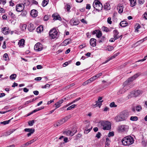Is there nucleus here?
Listing matches in <instances>:
<instances>
[{
    "label": "nucleus",
    "mask_w": 147,
    "mask_h": 147,
    "mask_svg": "<svg viewBox=\"0 0 147 147\" xmlns=\"http://www.w3.org/2000/svg\"><path fill=\"white\" fill-rule=\"evenodd\" d=\"M111 20V18L109 17L108 18L107 21L108 23L110 24H111L112 23V22Z\"/></svg>",
    "instance_id": "obj_56"
},
{
    "label": "nucleus",
    "mask_w": 147,
    "mask_h": 147,
    "mask_svg": "<svg viewBox=\"0 0 147 147\" xmlns=\"http://www.w3.org/2000/svg\"><path fill=\"white\" fill-rule=\"evenodd\" d=\"M37 11L35 9L32 10L30 12V15L33 17H36L37 16Z\"/></svg>",
    "instance_id": "obj_12"
},
{
    "label": "nucleus",
    "mask_w": 147,
    "mask_h": 147,
    "mask_svg": "<svg viewBox=\"0 0 147 147\" xmlns=\"http://www.w3.org/2000/svg\"><path fill=\"white\" fill-rule=\"evenodd\" d=\"M143 93V91L140 90H137L134 92H132L129 95V97H137L141 95Z\"/></svg>",
    "instance_id": "obj_6"
},
{
    "label": "nucleus",
    "mask_w": 147,
    "mask_h": 147,
    "mask_svg": "<svg viewBox=\"0 0 147 147\" xmlns=\"http://www.w3.org/2000/svg\"><path fill=\"white\" fill-rule=\"evenodd\" d=\"M24 131L26 132H29L27 134V136L28 137L30 136L32 134H33L34 132V129L33 128H26L24 129Z\"/></svg>",
    "instance_id": "obj_10"
},
{
    "label": "nucleus",
    "mask_w": 147,
    "mask_h": 147,
    "mask_svg": "<svg viewBox=\"0 0 147 147\" xmlns=\"http://www.w3.org/2000/svg\"><path fill=\"white\" fill-rule=\"evenodd\" d=\"M27 25L25 24H21L20 25V28L22 30H24L26 29Z\"/></svg>",
    "instance_id": "obj_30"
},
{
    "label": "nucleus",
    "mask_w": 147,
    "mask_h": 147,
    "mask_svg": "<svg viewBox=\"0 0 147 147\" xmlns=\"http://www.w3.org/2000/svg\"><path fill=\"white\" fill-rule=\"evenodd\" d=\"M122 2V5H120V13H121L123 11V6L124 5H125V3L124 0H120V1Z\"/></svg>",
    "instance_id": "obj_23"
},
{
    "label": "nucleus",
    "mask_w": 147,
    "mask_h": 147,
    "mask_svg": "<svg viewBox=\"0 0 147 147\" xmlns=\"http://www.w3.org/2000/svg\"><path fill=\"white\" fill-rule=\"evenodd\" d=\"M115 120L116 122H119V116L117 115L115 118Z\"/></svg>",
    "instance_id": "obj_51"
},
{
    "label": "nucleus",
    "mask_w": 147,
    "mask_h": 147,
    "mask_svg": "<svg viewBox=\"0 0 147 147\" xmlns=\"http://www.w3.org/2000/svg\"><path fill=\"white\" fill-rule=\"evenodd\" d=\"M25 40L24 39H22L20 40L18 42V45L19 47H22L24 44Z\"/></svg>",
    "instance_id": "obj_21"
},
{
    "label": "nucleus",
    "mask_w": 147,
    "mask_h": 147,
    "mask_svg": "<svg viewBox=\"0 0 147 147\" xmlns=\"http://www.w3.org/2000/svg\"><path fill=\"white\" fill-rule=\"evenodd\" d=\"M49 19V16L47 15H45L44 18V20L45 21H47Z\"/></svg>",
    "instance_id": "obj_57"
},
{
    "label": "nucleus",
    "mask_w": 147,
    "mask_h": 147,
    "mask_svg": "<svg viewBox=\"0 0 147 147\" xmlns=\"http://www.w3.org/2000/svg\"><path fill=\"white\" fill-rule=\"evenodd\" d=\"M96 35L97 37L98 38L100 37L102 35L101 32L99 30H98Z\"/></svg>",
    "instance_id": "obj_44"
},
{
    "label": "nucleus",
    "mask_w": 147,
    "mask_h": 147,
    "mask_svg": "<svg viewBox=\"0 0 147 147\" xmlns=\"http://www.w3.org/2000/svg\"><path fill=\"white\" fill-rule=\"evenodd\" d=\"M102 75V73H99L98 74H97L95 76V77H96V79L97 78H98L100 76Z\"/></svg>",
    "instance_id": "obj_55"
},
{
    "label": "nucleus",
    "mask_w": 147,
    "mask_h": 147,
    "mask_svg": "<svg viewBox=\"0 0 147 147\" xmlns=\"http://www.w3.org/2000/svg\"><path fill=\"white\" fill-rule=\"evenodd\" d=\"M119 55V53H117L115 54H114L113 55L111 56V57H110L109 58H108V59L105 62L103 63H105L107 62H108L110 60H112L114 58H115L117 56Z\"/></svg>",
    "instance_id": "obj_14"
},
{
    "label": "nucleus",
    "mask_w": 147,
    "mask_h": 147,
    "mask_svg": "<svg viewBox=\"0 0 147 147\" xmlns=\"http://www.w3.org/2000/svg\"><path fill=\"white\" fill-rule=\"evenodd\" d=\"M71 40L70 39L68 38L65 39L63 42V45L64 46H66L68 44L71 43Z\"/></svg>",
    "instance_id": "obj_15"
},
{
    "label": "nucleus",
    "mask_w": 147,
    "mask_h": 147,
    "mask_svg": "<svg viewBox=\"0 0 147 147\" xmlns=\"http://www.w3.org/2000/svg\"><path fill=\"white\" fill-rule=\"evenodd\" d=\"M111 142V141L108 138H107L106 139L105 142V147H110L109 145Z\"/></svg>",
    "instance_id": "obj_24"
},
{
    "label": "nucleus",
    "mask_w": 147,
    "mask_h": 147,
    "mask_svg": "<svg viewBox=\"0 0 147 147\" xmlns=\"http://www.w3.org/2000/svg\"><path fill=\"white\" fill-rule=\"evenodd\" d=\"M43 30V27L40 26L37 27L36 29V31L38 33L41 32Z\"/></svg>",
    "instance_id": "obj_31"
},
{
    "label": "nucleus",
    "mask_w": 147,
    "mask_h": 147,
    "mask_svg": "<svg viewBox=\"0 0 147 147\" xmlns=\"http://www.w3.org/2000/svg\"><path fill=\"white\" fill-rule=\"evenodd\" d=\"M114 135V134L113 131H111L109 132L108 134V136L109 137L113 136Z\"/></svg>",
    "instance_id": "obj_53"
},
{
    "label": "nucleus",
    "mask_w": 147,
    "mask_h": 147,
    "mask_svg": "<svg viewBox=\"0 0 147 147\" xmlns=\"http://www.w3.org/2000/svg\"><path fill=\"white\" fill-rule=\"evenodd\" d=\"M101 135L100 133L99 132H98V134H97L96 135V137L98 138H99L100 137Z\"/></svg>",
    "instance_id": "obj_60"
},
{
    "label": "nucleus",
    "mask_w": 147,
    "mask_h": 147,
    "mask_svg": "<svg viewBox=\"0 0 147 147\" xmlns=\"http://www.w3.org/2000/svg\"><path fill=\"white\" fill-rule=\"evenodd\" d=\"M81 22L85 24H87V22L84 19H82L81 20Z\"/></svg>",
    "instance_id": "obj_62"
},
{
    "label": "nucleus",
    "mask_w": 147,
    "mask_h": 147,
    "mask_svg": "<svg viewBox=\"0 0 147 147\" xmlns=\"http://www.w3.org/2000/svg\"><path fill=\"white\" fill-rule=\"evenodd\" d=\"M90 44L93 47L96 46V40L94 38H92L90 40Z\"/></svg>",
    "instance_id": "obj_13"
},
{
    "label": "nucleus",
    "mask_w": 147,
    "mask_h": 147,
    "mask_svg": "<svg viewBox=\"0 0 147 147\" xmlns=\"http://www.w3.org/2000/svg\"><path fill=\"white\" fill-rule=\"evenodd\" d=\"M129 1L131 7H133L136 4V0H129Z\"/></svg>",
    "instance_id": "obj_29"
},
{
    "label": "nucleus",
    "mask_w": 147,
    "mask_h": 147,
    "mask_svg": "<svg viewBox=\"0 0 147 147\" xmlns=\"http://www.w3.org/2000/svg\"><path fill=\"white\" fill-rule=\"evenodd\" d=\"M114 34V36L115 38V39L118 38H119V36H117L119 34V32L116 30H114L113 32Z\"/></svg>",
    "instance_id": "obj_27"
},
{
    "label": "nucleus",
    "mask_w": 147,
    "mask_h": 147,
    "mask_svg": "<svg viewBox=\"0 0 147 147\" xmlns=\"http://www.w3.org/2000/svg\"><path fill=\"white\" fill-rule=\"evenodd\" d=\"M133 138L130 136H128L123 138L121 140L122 144L124 146H129L134 142Z\"/></svg>",
    "instance_id": "obj_2"
},
{
    "label": "nucleus",
    "mask_w": 147,
    "mask_h": 147,
    "mask_svg": "<svg viewBox=\"0 0 147 147\" xmlns=\"http://www.w3.org/2000/svg\"><path fill=\"white\" fill-rule=\"evenodd\" d=\"M128 112L127 110L121 112L120 114V121L126 119L128 116Z\"/></svg>",
    "instance_id": "obj_7"
},
{
    "label": "nucleus",
    "mask_w": 147,
    "mask_h": 147,
    "mask_svg": "<svg viewBox=\"0 0 147 147\" xmlns=\"http://www.w3.org/2000/svg\"><path fill=\"white\" fill-rule=\"evenodd\" d=\"M66 99V98L63 97L62 99L59 100V101L61 104L63 102H65Z\"/></svg>",
    "instance_id": "obj_48"
},
{
    "label": "nucleus",
    "mask_w": 147,
    "mask_h": 147,
    "mask_svg": "<svg viewBox=\"0 0 147 147\" xmlns=\"http://www.w3.org/2000/svg\"><path fill=\"white\" fill-rule=\"evenodd\" d=\"M110 106L111 107H115L117 106L114 102H112L110 104Z\"/></svg>",
    "instance_id": "obj_47"
},
{
    "label": "nucleus",
    "mask_w": 147,
    "mask_h": 147,
    "mask_svg": "<svg viewBox=\"0 0 147 147\" xmlns=\"http://www.w3.org/2000/svg\"><path fill=\"white\" fill-rule=\"evenodd\" d=\"M32 143V141H30L27 142L26 143L24 144L23 146V147H25L26 146H28L29 145H30V144H31Z\"/></svg>",
    "instance_id": "obj_45"
},
{
    "label": "nucleus",
    "mask_w": 147,
    "mask_h": 147,
    "mask_svg": "<svg viewBox=\"0 0 147 147\" xmlns=\"http://www.w3.org/2000/svg\"><path fill=\"white\" fill-rule=\"evenodd\" d=\"M66 6L67 7L66 9L67 11L69 12L70 9L71 8V6L69 4H67Z\"/></svg>",
    "instance_id": "obj_49"
},
{
    "label": "nucleus",
    "mask_w": 147,
    "mask_h": 147,
    "mask_svg": "<svg viewBox=\"0 0 147 147\" xmlns=\"http://www.w3.org/2000/svg\"><path fill=\"white\" fill-rule=\"evenodd\" d=\"M90 83V82H89V80H87V81H85L82 84V85L84 86H85L87 84Z\"/></svg>",
    "instance_id": "obj_52"
},
{
    "label": "nucleus",
    "mask_w": 147,
    "mask_h": 147,
    "mask_svg": "<svg viewBox=\"0 0 147 147\" xmlns=\"http://www.w3.org/2000/svg\"><path fill=\"white\" fill-rule=\"evenodd\" d=\"M16 75L15 74H12L10 76V78L12 80H14L16 78Z\"/></svg>",
    "instance_id": "obj_42"
},
{
    "label": "nucleus",
    "mask_w": 147,
    "mask_h": 147,
    "mask_svg": "<svg viewBox=\"0 0 147 147\" xmlns=\"http://www.w3.org/2000/svg\"><path fill=\"white\" fill-rule=\"evenodd\" d=\"M128 127L127 125H122L120 128V131H126L127 130Z\"/></svg>",
    "instance_id": "obj_16"
},
{
    "label": "nucleus",
    "mask_w": 147,
    "mask_h": 147,
    "mask_svg": "<svg viewBox=\"0 0 147 147\" xmlns=\"http://www.w3.org/2000/svg\"><path fill=\"white\" fill-rule=\"evenodd\" d=\"M128 23L125 21H123L120 22V26L122 27H125L127 26Z\"/></svg>",
    "instance_id": "obj_25"
},
{
    "label": "nucleus",
    "mask_w": 147,
    "mask_h": 147,
    "mask_svg": "<svg viewBox=\"0 0 147 147\" xmlns=\"http://www.w3.org/2000/svg\"><path fill=\"white\" fill-rule=\"evenodd\" d=\"M8 29L7 28L5 27L2 28V30L3 34L6 35L8 33Z\"/></svg>",
    "instance_id": "obj_28"
},
{
    "label": "nucleus",
    "mask_w": 147,
    "mask_h": 147,
    "mask_svg": "<svg viewBox=\"0 0 147 147\" xmlns=\"http://www.w3.org/2000/svg\"><path fill=\"white\" fill-rule=\"evenodd\" d=\"M144 2V0H138V3L140 4H143Z\"/></svg>",
    "instance_id": "obj_61"
},
{
    "label": "nucleus",
    "mask_w": 147,
    "mask_h": 147,
    "mask_svg": "<svg viewBox=\"0 0 147 147\" xmlns=\"http://www.w3.org/2000/svg\"><path fill=\"white\" fill-rule=\"evenodd\" d=\"M142 109V107L140 105L137 106L136 107V110L138 112L140 111Z\"/></svg>",
    "instance_id": "obj_39"
},
{
    "label": "nucleus",
    "mask_w": 147,
    "mask_h": 147,
    "mask_svg": "<svg viewBox=\"0 0 147 147\" xmlns=\"http://www.w3.org/2000/svg\"><path fill=\"white\" fill-rule=\"evenodd\" d=\"M130 119L132 121H136L138 120V117L136 116H131L130 117Z\"/></svg>",
    "instance_id": "obj_37"
},
{
    "label": "nucleus",
    "mask_w": 147,
    "mask_h": 147,
    "mask_svg": "<svg viewBox=\"0 0 147 147\" xmlns=\"http://www.w3.org/2000/svg\"><path fill=\"white\" fill-rule=\"evenodd\" d=\"M52 17L53 18V19L54 20H61V18L59 15H57V14L54 13L53 14Z\"/></svg>",
    "instance_id": "obj_18"
},
{
    "label": "nucleus",
    "mask_w": 147,
    "mask_h": 147,
    "mask_svg": "<svg viewBox=\"0 0 147 147\" xmlns=\"http://www.w3.org/2000/svg\"><path fill=\"white\" fill-rule=\"evenodd\" d=\"M34 123V120H32V121H30L28 122V124L29 125L31 126L33 125Z\"/></svg>",
    "instance_id": "obj_50"
},
{
    "label": "nucleus",
    "mask_w": 147,
    "mask_h": 147,
    "mask_svg": "<svg viewBox=\"0 0 147 147\" xmlns=\"http://www.w3.org/2000/svg\"><path fill=\"white\" fill-rule=\"evenodd\" d=\"M13 132V131H8V132H7L6 133V134H5L4 135H5V136H7L9 135L10 134H11Z\"/></svg>",
    "instance_id": "obj_54"
},
{
    "label": "nucleus",
    "mask_w": 147,
    "mask_h": 147,
    "mask_svg": "<svg viewBox=\"0 0 147 147\" xmlns=\"http://www.w3.org/2000/svg\"><path fill=\"white\" fill-rule=\"evenodd\" d=\"M70 24L72 26L77 25L79 24V22L72 19L70 21Z\"/></svg>",
    "instance_id": "obj_19"
},
{
    "label": "nucleus",
    "mask_w": 147,
    "mask_h": 147,
    "mask_svg": "<svg viewBox=\"0 0 147 147\" xmlns=\"http://www.w3.org/2000/svg\"><path fill=\"white\" fill-rule=\"evenodd\" d=\"M64 121L63 120V119L59 120L58 121L57 123V126H58L64 123H65Z\"/></svg>",
    "instance_id": "obj_32"
},
{
    "label": "nucleus",
    "mask_w": 147,
    "mask_h": 147,
    "mask_svg": "<svg viewBox=\"0 0 147 147\" xmlns=\"http://www.w3.org/2000/svg\"><path fill=\"white\" fill-rule=\"evenodd\" d=\"M113 49V47L111 46H109L107 47V49L109 51H111Z\"/></svg>",
    "instance_id": "obj_46"
},
{
    "label": "nucleus",
    "mask_w": 147,
    "mask_h": 147,
    "mask_svg": "<svg viewBox=\"0 0 147 147\" xmlns=\"http://www.w3.org/2000/svg\"><path fill=\"white\" fill-rule=\"evenodd\" d=\"M61 103L59 101L55 104V109L59 108L61 106Z\"/></svg>",
    "instance_id": "obj_35"
},
{
    "label": "nucleus",
    "mask_w": 147,
    "mask_h": 147,
    "mask_svg": "<svg viewBox=\"0 0 147 147\" xmlns=\"http://www.w3.org/2000/svg\"><path fill=\"white\" fill-rule=\"evenodd\" d=\"M16 8L17 11L21 12L24 9V5L22 4H18L16 6Z\"/></svg>",
    "instance_id": "obj_8"
},
{
    "label": "nucleus",
    "mask_w": 147,
    "mask_h": 147,
    "mask_svg": "<svg viewBox=\"0 0 147 147\" xmlns=\"http://www.w3.org/2000/svg\"><path fill=\"white\" fill-rule=\"evenodd\" d=\"M80 99H81L80 98H76L75 100H74L73 101H72L71 102V103L70 104V105L74 103L75 102H77V101H78V100H80Z\"/></svg>",
    "instance_id": "obj_59"
},
{
    "label": "nucleus",
    "mask_w": 147,
    "mask_h": 147,
    "mask_svg": "<svg viewBox=\"0 0 147 147\" xmlns=\"http://www.w3.org/2000/svg\"><path fill=\"white\" fill-rule=\"evenodd\" d=\"M49 0H44L42 2V5L43 7H45L48 4Z\"/></svg>",
    "instance_id": "obj_34"
},
{
    "label": "nucleus",
    "mask_w": 147,
    "mask_h": 147,
    "mask_svg": "<svg viewBox=\"0 0 147 147\" xmlns=\"http://www.w3.org/2000/svg\"><path fill=\"white\" fill-rule=\"evenodd\" d=\"M140 73H138L135 74L131 77L129 78L126 81H125L123 83V86L124 87L123 88L122 90H124V91L128 90V87H129L128 83L130 82H131L134 81L136 78H137L140 75Z\"/></svg>",
    "instance_id": "obj_1"
},
{
    "label": "nucleus",
    "mask_w": 147,
    "mask_h": 147,
    "mask_svg": "<svg viewBox=\"0 0 147 147\" xmlns=\"http://www.w3.org/2000/svg\"><path fill=\"white\" fill-rule=\"evenodd\" d=\"M93 6L96 10H100L102 8V5L101 3L98 0H95L94 2Z\"/></svg>",
    "instance_id": "obj_5"
},
{
    "label": "nucleus",
    "mask_w": 147,
    "mask_h": 147,
    "mask_svg": "<svg viewBox=\"0 0 147 147\" xmlns=\"http://www.w3.org/2000/svg\"><path fill=\"white\" fill-rule=\"evenodd\" d=\"M103 101V100H102L101 101H96V103L94 105H93V107H96L98 106L99 108L102 105V102Z\"/></svg>",
    "instance_id": "obj_20"
},
{
    "label": "nucleus",
    "mask_w": 147,
    "mask_h": 147,
    "mask_svg": "<svg viewBox=\"0 0 147 147\" xmlns=\"http://www.w3.org/2000/svg\"><path fill=\"white\" fill-rule=\"evenodd\" d=\"M3 57L4 58V59L5 61H7L9 59L8 54L5 53Z\"/></svg>",
    "instance_id": "obj_41"
},
{
    "label": "nucleus",
    "mask_w": 147,
    "mask_h": 147,
    "mask_svg": "<svg viewBox=\"0 0 147 147\" xmlns=\"http://www.w3.org/2000/svg\"><path fill=\"white\" fill-rule=\"evenodd\" d=\"M43 49L42 46L41 44L38 42L34 46V49L36 51H40Z\"/></svg>",
    "instance_id": "obj_9"
},
{
    "label": "nucleus",
    "mask_w": 147,
    "mask_h": 147,
    "mask_svg": "<svg viewBox=\"0 0 147 147\" xmlns=\"http://www.w3.org/2000/svg\"><path fill=\"white\" fill-rule=\"evenodd\" d=\"M77 130L76 129H74V130L73 129L72 131L69 130L67 131V135L72 136L77 132Z\"/></svg>",
    "instance_id": "obj_11"
},
{
    "label": "nucleus",
    "mask_w": 147,
    "mask_h": 147,
    "mask_svg": "<svg viewBox=\"0 0 147 147\" xmlns=\"http://www.w3.org/2000/svg\"><path fill=\"white\" fill-rule=\"evenodd\" d=\"M102 29L103 31H105L106 32H108L109 31V30L107 27L105 26H103L102 28Z\"/></svg>",
    "instance_id": "obj_43"
},
{
    "label": "nucleus",
    "mask_w": 147,
    "mask_h": 147,
    "mask_svg": "<svg viewBox=\"0 0 147 147\" xmlns=\"http://www.w3.org/2000/svg\"><path fill=\"white\" fill-rule=\"evenodd\" d=\"M144 18L147 20V12H146L144 15Z\"/></svg>",
    "instance_id": "obj_64"
},
{
    "label": "nucleus",
    "mask_w": 147,
    "mask_h": 147,
    "mask_svg": "<svg viewBox=\"0 0 147 147\" xmlns=\"http://www.w3.org/2000/svg\"><path fill=\"white\" fill-rule=\"evenodd\" d=\"M140 28V25L138 24H136L135 26V32H138V29Z\"/></svg>",
    "instance_id": "obj_33"
},
{
    "label": "nucleus",
    "mask_w": 147,
    "mask_h": 147,
    "mask_svg": "<svg viewBox=\"0 0 147 147\" xmlns=\"http://www.w3.org/2000/svg\"><path fill=\"white\" fill-rule=\"evenodd\" d=\"M71 117V116L70 115H68L66 117H65L63 119V120L65 122V123Z\"/></svg>",
    "instance_id": "obj_36"
},
{
    "label": "nucleus",
    "mask_w": 147,
    "mask_h": 147,
    "mask_svg": "<svg viewBox=\"0 0 147 147\" xmlns=\"http://www.w3.org/2000/svg\"><path fill=\"white\" fill-rule=\"evenodd\" d=\"M100 124L104 130H109L111 129V123L109 121H102L100 122Z\"/></svg>",
    "instance_id": "obj_3"
},
{
    "label": "nucleus",
    "mask_w": 147,
    "mask_h": 147,
    "mask_svg": "<svg viewBox=\"0 0 147 147\" xmlns=\"http://www.w3.org/2000/svg\"><path fill=\"white\" fill-rule=\"evenodd\" d=\"M86 46V45L85 44H84L82 45H80L79 47L80 48V49H82L83 48L85 47Z\"/></svg>",
    "instance_id": "obj_63"
},
{
    "label": "nucleus",
    "mask_w": 147,
    "mask_h": 147,
    "mask_svg": "<svg viewBox=\"0 0 147 147\" xmlns=\"http://www.w3.org/2000/svg\"><path fill=\"white\" fill-rule=\"evenodd\" d=\"M49 35L52 39L57 38L59 36L58 32L55 29L53 28L50 30Z\"/></svg>",
    "instance_id": "obj_4"
},
{
    "label": "nucleus",
    "mask_w": 147,
    "mask_h": 147,
    "mask_svg": "<svg viewBox=\"0 0 147 147\" xmlns=\"http://www.w3.org/2000/svg\"><path fill=\"white\" fill-rule=\"evenodd\" d=\"M104 8L106 10H110L111 9L110 5L109 3H105L104 5Z\"/></svg>",
    "instance_id": "obj_26"
},
{
    "label": "nucleus",
    "mask_w": 147,
    "mask_h": 147,
    "mask_svg": "<svg viewBox=\"0 0 147 147\" xmlns=\"http://www.w3.org/2000/svg\"><path fill=\"white\" fill-rule=\"evenodd\" d=\"M35 27L32 24L30 23L28 25V29L30 32L32 31L34 29Z\"/></svg>",
    "instance_id": "obj_22"
},
{
    "label": "nucleus",
    "mask_w": 147,
    "mask_h": 147,
    "mask_svg": "<svg viewBox=\"0 0 147 147\" xmlns=\"http://www.w3.org/2000/svg\"><path fill=\"white\" fill-rule=\"evenodd\" d=\"M92 128V127L89 124L88 125V126L86 127V129L84 130V133L86 134H87L89 132Z\"/></svg>",
    "instance_id": "obj_17"
},
{
    "label": "nucleus",
    "mask_w": 147,
    "mask_h": 147,
    "mask_svg": "<svg viewBox=\"0 0 147 147\" xmlns=\"http://www.w3.org/2000/svg\"><path fill=\"white\" fill-rule=\"evenodd\" d=\"M6 3L5 0H0V4H2L4 5Z\"/></svg>",
    "instance_id": "obj_58"
},
{
    "label": "nucleus",
    "mask_w": 147,
    "mask_h": 147,
    "mask_svg": "<svg viewBox=\"0 0 147 147\" xmlns=\"http://www.w3.org/2000/svg\"><path fill=\"white\" fill-rule=\"evenodd\" d=\"M11 119H10L8 120L5 121H3V122H1V124H3L4 125H5L6 124H8L9 123V122H10V121Z\"/></svg>",
    "instance_id": "obj_38"
},
{
    "label": "nucleus",
    "mask_w": 147,
    "mask_h": 147,
    "mask_svg": "<svg viewBox=\"0 0 147 147\" xmlns=\"http://www.w3.org/2000/svg\"><path fill=\"white\" fill-rule=\"evenodd\" d=\"M96 77L94 76L93 77L89 79L88 80L90 83H91L94 80H95L96 79Z\"/></svg>",
    "instance_id": "obj_40"
}]
</instances>
